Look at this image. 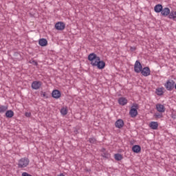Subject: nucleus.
I'll return each mask as SVG.
<instances>
[{
  "mask_svg": "<svg viewBox=\"0 0 176 176\" xmlns=\"http://www.w3.org/2000/svg\"><path fill=\"white\" fill-rule=\"evenodd\" d=\"M30 164V159L28 157H22L18 161V168H25Z\"/></svg>",
  "mask_w": 176,
  "mask_h": 176,
  "instance_id": "nucleus-1",
  "label": "nucleus"
},
{
  "mask_svg": "<svg viewBox=\"0 0 176 176\" xmlns=\"http://www.w3.org/2000/svg\"><path fill=\"white\" fill-rule=\"evenodd\" d=\"M88 60L91 61L90 64L93 67L94 63L100 60V56H98L97 54L94 53H91L88 55Z\"/></svg>",
  "mask_w": 176,
  "mask_h": 176,
  "instance_id": "nucleus-2",
  "label": "nucleus"
},
{
  "mask_svg": "<svg viewBox=\"0 0 176 176\" xmlns=\"http://www.w3.org/2000/svg\"><path fill=\"white\" fill-rule=\"evenodd\" d=\"M175 85V81L173 80H168L164 84V87L168 90V91H172L174 90V86Z\"/></svg>",
  "mask_w": 176,
  "mask_h": 176,
  "instance_id": "nucleus-3",
  "label": "nucleus"
},
{
  "mask_svg": "<svg viewBox=\"0 0 176 176\" xmlns=\"http://www.w3.org/2000/svg\"><path fill=\"white\" fill-rule=\"evenodd\" d=\"M93 67H97L98 69H104L105 68V62L101 60V58H99V60L94 63Z\"/></svg>",
  "mask_w": 176,
  "mask_h": 176,
  "instance_id": "nucleus-4",
  "label": "nucleus"
},
{
  "mask_svg": "<svg viewBox=\"0 0 176 176\" xmlns=\"http://www.w3.org/2000/svg\"><path fill=\"white\" fill-rule=\"evenodd\" d=\"M137 109H138V104H135V105H133L130 111H129V115L132 117V118H135V116H137V115H138V111H137Z\"/></svg>",
  "mask_w": 176,
  "mask_h": 176,
  "instance_id": "nucleus-5",
  "label": "nucleus"
},
{
  "mask_svg": "<svg viewBox=\"0 0 176 176\" xmlns=\"http://www.w3.org/2000/svg\"><path fill=\"white\" fill-rule=\"evenodd\" d=\"M142 71V65L140 60H136L134 65V72L136 74H140Z\"/></svg>",
  "mask_w": 176,
  "mask_h": 176,
  "instance_id": "nucleus-6",
  "label": "nucleus"
},
{
  "mask_svg": "<svg viewBox=\"0 0 176 176\" xmlns=\"http://www.w3.org/2000/svg\"><path fill=\"white\" fill-rule=\"evenodd\" d=\"M41 86H42V82L41 81L36 80L32 82V89H33V90H39Z\"/></svg>",
  "mask_w": 176,
  "mask_h": 176,
  "instance_id": "nucleus-7",
  "label": "nucleus"
},
{
  "mask_svg": "<svg viewBox=\"0 0 176 176\" xmlns=\"http://www.w3.org/2000/svg\"><path fill=\"white\" fill-rule=\"evenodd\" d=\"M55 28L58 31H63L65 30V23L64 22H58L55 24Z\"/></svg>",
  "mask_w": 176,
  "mask_h": 176,
  "instance_id": "nucleus-8",
  "label": "nucleus"
},
{
  "mask_svg": "<svg viewBox=\"0 0 176 176\" xmlns=\"http://www.w3.org/2000/svg\"><path fill=\"white\" fill-rule=\"evenodd\" d=\"M140 72L143 76H149V75H151V69L148 67H145L142 69Z\"/></svg>",
  "mask_w": 176,
  "mask_h": 176,
  "instance_id": "nucleus-9",
  "label": "nucleus"
},
{
  "mask_svg": "<svg viewBox=\"0 0 176 176\" xmlns=\"http://www.w3.org/2000/svg\"><path fill=\"white\" fill-rule=\"evenodd\" d=\"M52 97H53V98H55L56 100H58V98L61 97V91H58V89H55L52 91Z\"/></svg>",
  "mask_w": 176,
  "mask_h": 176,
  "instance_id": "nucleus-10",
  "label": "nucleus"
},
{
  "mask_svg": "<svg viewBox=\"0 0 176 176\" xmlns=\"http://www.w3.org/2000/svg\"><path fill=\"white\" fill-rule=\"evenodd\" d=\"M123 126H124V122L122 119H118L115 122V126L116 129H122Z\"/></svg>",
  "mask_w": 176,
  "mask_h": 176,
  "instance_id": "nucleus-11",
  "label": "nucleus"
},
{
  "mask_svg": "<svg viewBox=\"0 0 176 176\" xmlns=\"http://www.w3.org/2000/svg\"><path fill=\"white\" fill-rule=\"evenodd\" d=\"M170 8H162V10L161 11V14L164 16V17H167V16H170Z\"/></svg>",
  "mask_w": 176,
  "mask_h": 176,
  "instance_id": "nucleus-12",
  "label": "nucleus"
},
{
  "mask_svg": "<svg viewBox=\"0 0 176 176\" xmlns=\"http://www.w3.org/2000/svg\"><path fill=\"white\" fill-rule=\"evenodd\" d=\"M163 10V6H162V4H157L155 7H154V10L155 12V13H162V10Z\"/></svg>",
  "mask_w": 176,
  "mask_h": 176,
  "instance_id": "nucleus-13",
  "label": "nucleus"
},
{
  "mask_svg": "<svg viewBox=\"0 0 176 176\" xmlns=\"http://www.w3.org/2000/svg\"><path fill=\"white\" fill-rule=\"evenodd\" d=\"M156 109L157 111H158V112H165L166 109L164 108V105L162 104H158L156 105Z\"/></svg>",
  "mask_w": 176,
  "mask_h": 176,
  "instance_id": "nucleus-14",
  "label": "nucleus"
},
{
  "mask_svg": "<svg viewBox=\"0 0 176 176\" xmlns=\"http://www.w3.org/2000/svg\"><path fill=\"white\" fill-rule=\"evenodd\" d=\"M149 127L152 129V130H157V127H159V124L157 122H151L149 124Z\"/></svg>",
  "mask_w": 176,
  "mask_h": 176,
  "instance_id": "nucleus-15",
  "label": "nucleus"
},
{
  "mask_svg": "<svg viewBox=\"0 0 176 176\" xmlns=\"http://www.w3.org/2000/svg\"><path fill=\"white\" fill-rule=\"evenodd\" d=\"M118 104L122 106L126 105L127 104V99H126V98L124 97L120 98L118 99Z\"/></svg>",
  "mask_w": 176,
  "mask_h": 176,
  "instance_id": "nucleus-16",
  "label": "nucleus"
},
{
  "mask_svg": "<svg viewBox=\"0 0 176 176\" xmlns=\"http://www.w3.org/2000/svg\"><path fill=\"white\" fill-rule=\"evenodd\" d=\"M132 151L134 153H140L141 152V146L140 145H134L132 147Z\"/></svg>",
  "mask_w": 176,
  "mask_h": 176,
  "instance_id": "nucleus-17",
  "label": "nucleus"
},
{
  "mask_svg": "<svg viewBox=\"0 0 176 176\" xmlns=\"http://www.w3.org/2000/svg\"><path fill=\"white\" fill-rule=\"evenodd\" d=\"M38 44L42 47L47 46V40L46 38H40Z\"/></svg>",
  "mask_w": 176,
  "mask_h": 176,
  "instance_id": "nucleus-18",
  "label": "nucleus"
},
{
  "mask_svg": "<svg viewBox=\"0 0 176 176\" xmlns=\"http://www.w3.org/2000/svg\"><path fill=\"white\" fill-rule=\"evenodd\" d=\"M163 90H164V87L157 88L155 91L157 96H163V94H164V91H163Z\"/></svg>",
  "mask_w": 176,
  "mask_h": 176,
  "instance_id": "nucleus-19",
  "label": "nucleus"
},
{
  "mask_svg": "<svg viewBox=\"0 0 176 176\" xmlns=\"http://www.w3.org/2000/svg\"><path fill=\"white\" fill-rule=\"evenodd\" d=\"M170 15L168 16V19L170 20H174V21H176V11H170Z\"/></svg>",
  "mask_w": 176,
  "mask_h": 176,
  "instance_id": "nucleus-20",
  "label": "nucleus"
},
{
  "mask_svg": "<svg viewBox=\"0 0 176 176\" xmlns=\"http://www.w3.org/2000/svg\"><path fill=\"white\" fill-rule=\"evenodd\" d=\"M6 118H13V116H14V112L12 110H8L6 112Z\"/></svg>",
  "mask_w": 176,
  "mask_h": 176,
  "instance_id": "nucleus-21",
  "label": "nucleus"
},
{
  "mask_svg": "<svg viewBox=\"0 0 176 176\" xmlns=\"http://www.w3.org/2000/svg\"><path fill=\"white\" fill-rule=\"evenodd\" d=\"M60 113L61 115H63V116H65V115H67V113H68V109L67 107H63L60 109Z\"/></svg>",
  "mask_w": 176,
  "mask_h": 176,
  "instance_id": "nucleus-22",
  "label": "nucleus"
},
{
  "mask_svg": "<svg viewBox=\"0 0 176 176\" xmlns=\"http://www.w3.org/2000/svg\"><path fill=\"white\" fill-rule=\"evenodd\" d=\"M114 158L118 162H120V160H122V159H123V156L121 154L117 153V154H115Z\"/></svg>",
  "mask_w": 176,
  "mask_h": 176,
  "instance_id": "nucleus-23",
  "label": "nucleus"
},
{
  "mask_svg": "<svg viewBox=\"0 0 176 176\" xmlns=\"http://www.w3.org/2000/svg\"><path fill=\"white\" fill-rule=\"evenodd\" d=\"M8 111V106L0 105V113H3Z\"/></svg>",
  "mask_w": 176,
  "mask_h": 176,
  "instance_id": "nucleus-24",
  "label": "nucleus"
},
{
  "mask_svg": "<svg viewBox=\"0 0 176 176\" xmlns=\"http://www.w3.org/2000/svg\"><path fill=\"white\" fill-rule=\"evenodd\" d=\"M90 144H97V139L96 138H91L89 139Z\"/></svg>",
  "mask_w": 176,
  "mask_h": 176,
  "instance_id": "nucleus-25",
  "label": "nucleus"
},
{
  "mask_svg": "<svg viewBox=\"0 0 176 176\" xmlns=\"http://www.w3.org/2000/svg\"><path fill=\"white\" fill-rule=\"evenodd\" d=\"M41 97H45V98H47V96H46V92H44L43 91H41Z\"/></svg>",
  "mask_w": 176,
  "mask_h": 176,
  "instance_id": "nucleus-26",
  "label": "nucleus"
},
{
  "mask_svg": "<svg viewBox=\"0 0 176 176\" xmlns=\"http://www.w3.org/2000/svg\"><path fill=\"white\" fill-rule=\"evenodd\" d=\"M25 116H26V118H30L31 117V113L30 112H26L25 113Z\"/></svg>",
  "mask_w": 176,
  "mask_h": 176,
  "instance_id": "nucleus-27",
  "label": "nucleus"
},
{
  "mask_svg": "<svg viewBox=\"0 0 176 176\" xmlns=\"http://www.w3.org/2000/svg\"><path fill=\"white\" fill-rule=\"evenodd\" d=\"M155 116L156 118H162V114H160V113H156L155 115Z\"/></svg>",
  "mask_w": 176,
  "mask_h": 176,
  "instance_id": "nucleus-28",
  "label": "nucleus"
},
{
  "mask_svg": "<svg viewBox=\"0 0 176 176\" xmlns=\"http://www.w3.org/2000/svg\"><path fill=\"white\" fill-rule=\"evenodd\" d=\"M102 156L103 157H108V153H103L102 154Z\"/></svg>",
  "mask_w": 176,
  "mask_h": 176,
  "instance_id": "nucleus-29",
  "label": "nucleus"
},
{
  "mask_svg": "<svg viewBox=\"0 0 176 176\" xmlns=\"http://www.w3.org/2000/svg\"><path fill=\"white\" fill-rule=\"evenodd\" d=\"M137 50V48L135 47H131V50L132 51V52H134V51H135Z\"/></svg>",
  "mask_w": 176,
  "mask_h": 176,
  "instance_id": "nucleus-30",
  "label": "nucleus"
},
{
  "mask_svg": "<svg viewBox=\"0 0 176 176\" xmlns=\"http://www.w3.org/2000/svg\"><path fill=\"white\" fill-rule=\"evenodd\" d=\"M172 118L173 119H176V114H173L172 115Z\"/></svg>",
  "mask_w": 176,
  "mask_h": 176,
  "instance_id": "nucleus-31",
  "label": "nucleus"
},
{
  "mask_svg": "<svg viewBox=\"0 0 176 176\" xmlns=\"http://www.w3.org/2000/svg\"><path fill=\"white\" fill-rule=\"evenodd\" d=\"M35 64H38V63L36 62Z\"/></svg>",
  "mask_w": 176,
  "mask_h": 176,
  "instance_id": "nucleus-32",
  "label": "nucleus"
}]
</instances>
